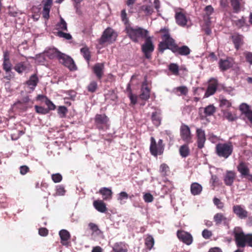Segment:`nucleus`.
<instances>
[{"mask_svg": "<svg viewBox=\"0 0 252 252\" xmlns=\"http://www.w3.org/2000/svg\"><path fill=\"white\" fill-rule=\"evenodd\" d=\"M233 233L238 248H244L246 246L252 247V233L245 234L240 228H235Z\"/></svg>", "mask_w": 252, "mask_h": 252, "instance_id": "1", "label": "nucleus"}, {"mask_svg": "<svg viewBox=\"0 0 252 252\" xmlns=\"http://www.w3.org/2000/svg\"><path fill=\"white\" fill-rule=\"evenodd\" d=\"M125 32L134 43L139 42L140 39H145L149 34L148 30L138 26L132 27L131 25L125 27Z\"/></svg>", "mask_w": 252, "mask_h": 252, "instance_id": "2", "label": "nucleus"}, {"mask_svg": "<svg viewBox=\"0 0 252 252\" xmlns=\"http://www.w3.org/2000/svg\"><path fill=\"white\" fill-rule=\"evenodd\" d=\"M158 32L161 33V37L162 39L158 45V51L163 53L166 49L171 50L174 45L175 40L171 37L168 29L165 28L161 29Z\"/></svg>", "mask_w": 252, "mask_h": 252, "instance_id": "3", "label": "nucleus"}, {"mask_svg": "<svg viewBox=\"0 0 252 252\" xmlns=\"http://www.w3.org/2000/svg\"><path fill=\"white\" fill-rule=\"evenodd\" d=\"M233 147L231 142L218 143L216 146V153L220 157L228 158L232 153Z\"/></svg>", "mask_w": 252, "mask_h": 252, "instance_id": "4", "label": "nucleus"}, {"mask_svg": "<svg viewBox=\"0 0 252 252\" xmlns=\"http://www.w3.org/2000/svg\"><path fill=\"white\" fill-rule=\"evenodd\" d=\"M117 36V33L109 27L104 31L98 41L100 45H103L105 43L111 44L116 40Z\"/></svg>", "mask_w": 252, "mask_h": 252, "instance_id": "5", "label": "nucleus"}, {"mask_svg": "<svg viewBox=\"0 0 252 252\" xmlns=\"http://www.w3.org/2000/svg\"><path fill=\"white\" fill-rule=\"evenodd\" d=\"M152 38V37L148 35L145 38V42L141 45V51L145 58L148 60L152 59V55L155 50Z\"/></svg>", "mask_w": 252, "mask_h": 252, "instance_id": "6", "label": "nucleus"}, {"mask_svg": "<svg viewBox=\"0 0 252 252\" xmlns=\"http://www.w3.org/2000/svg\"><path fill=\"white\" fill-rule=\"evenodd\" d=\"M109 121V118L105 114H96L94 118L95 126L99 130L107 128Z\"/></svg>", "mask_w": 252, "mask_h": 252, "instance_id": "7", "label": "nucleus"}, {"mask_svg": "<svg viewBox=\"0 0 252 252\" xmlns=\"http://www.w3.org/2000/svg\"><path fill=\"white\" fill-rule=\"evenodd\" d=\"M59 60V62L64 66L67 67L70 71H75L77 70V66L75 64L73 60L69 56L63 54Z\"/></svg>", "mask_w": 252, "mask_h": 252, "instance_id": "8", "label": "nucleus"}, {"mask_svg": "<svg viewBox=\"0 0 252 252\" xmlns=\"http://www.w3.org/2000/svg\"><path fill=\"white\" fill-rule=\"evenodd\" d=\"M180 130L182 139L187 144L191 143L192 135L189 126L185 124H182Z\"/></svg>", "mask_w": 252, "mask_h": 252, "instance_id": "9", "label": "nucleus"}, {"mask_svg": "<svg viewBox=\"0 0 252 252\" xmlns=\"http://www.w3.org/2000/svg\"><path fill=\"white\" fill-rule=\"evenodd\" d=\"M177 236L180 241L187 245H190L192 243V236L189 232L179 230L177 232Z\"/></svg>", "mask_w": 252, "mask_h": 252, "instance_id": "10", "label": "nucleus"}, {"mask_svg": "<svg viewBox=\"0 0 252 252\" xmlns=\"http://www.w3.org/2000/svg\"><path fill=\"white\" fill-rule=\"evenodd\" d=\"M150 140V151L151 154L155 157H157L158 155H161L163 152L164 148L158 146L153 137H151Z\"/></svg>", "mask_w": 252, "mask_h": 252, "instance_id": "11", "label": "nucleus"}, {"mask_svg": "<svg viewBox=\"0 0 252 252\" xmlns=\"http://www.w3.org/2000/svg\"><path fill=\"white\" fill-rule=\"evenodd\" d=\"M218 86V80L214 78L211 79L209 80V84L205 93L204 96L208 97L209 96L214 94L217 91Z\"/></svg>", "mask_w": 252, "mask_h": 252, "instance_id": "12", "label": "nucleus"}, {"mask_svg": "<svg viewBox=\"0 0 252 252\" xmlns=\"http://www.w3.org/2000/svg\"><path fill=\"white\" fill-rule=\"evenodd\" d=\"M233 212L240 219H246L248 217L249 212L240 205H234Z\"/></svg>", "mask_w": 252, "mask_h": 252, "instance_id": "13", "label": "nucleus"}, {"mask_svg": "<svg viewBox=\"0 0 252 252\" xmlns=\"http://www.w3.org/2000/svg\"><path fill=\"white\" fill-rule=\"evenodd\" d=\"M12 63L10 60L9 53L8 51L3 52L2 68L6 72L11 71L12 69Z\"/></svg>", "mask_w": 252, "mask_h": 252, "instance_id": "14", "label": "nucleus"}, {"mask_svg": "<svg viewBox=\"0 0 252 252\" xmlns=\"http://www.w3.org/2000/svg\"><path fill=\"white\" fill-rule=\"evenodd\" d=\"M236 178V173L234 171H226L223 177V181L227 186H231Z\"/></svg>", "mask_w": 252, "mask_h": 252, "instance_id": "15", "label": "nucleus"}, {"mask_svg": "<svg viewBox=\"0 0 252 252\" xmlns=\"http://www.w3.org/2000/svg\"><path fill=\"white\" fill-rule=\"evenodd\" d=\"M171 51L174 53H178L181 56H188L190 53V49L186 45L179 47L175 43Z\"/></svg>", "mask_w": 252, "mask_h": 252, "instance_id": "16", "label": "nucleus"}, {"mask_svg": "<svg viewBox=\"0 0 252 252\" xmlns=\"http://www.w3.org/2000/svg\"><path fill=\"white\" fill-rule=\"evenodd\" d=\"M196 132L197 147L199 149H202L204 147V143L206 141L205 131L201 128H197Z\"/></svg>", "mask_w": 252, "mask_h": 252, "instance_id": "17", "label": "nucleus"}, {"mask_svg": "<svg viewBox=\"0 0 252 252\" xmlns=\"http://www.w3.org/2000/svg\"><path fill=\"white\" fill-rule=\"evenodd\" d=\"M104 65L103 63H96L93 67V72L98 80L102 79L104 75Z\"/></svg>", "mask_w": 252, "mask_h": 252, "instance_id": "18", "label": "nucleus"}, {"mask_svg": "<svg viewBox=\"0 0 252 252\" xmlns=\"http://www.w3.org/2000/svg\"><path fill=\"white\" fill-rule=\"evenodd\" d=\"M237 168L242 177L247 178L250 174V170L248 164L245 162H241L238 165Z\"/></svg>", "mask_w": 252, "mask_h": 252, "instance_id": "19", "label": "nucleus"}, {"mask_svg": "<svg viewBox=\"0 0 252 252\" xmlns=\"http://www.w3.org/2000/svg\"><path fill=\"white\" fill-rule=\"evenodd\" d=\"M175 18L176 22L178 25L184 27L187 25V17L182 11H176Z\"/></svg>", "mask_w": 252, "mask_h": 252, "instance_id": "20", "label": "nucleus"}, {"mask_svg": "<svg viewBox=\"0 0 252 252\" xmlns=\"http://www.w3.org/2000/svg\"><path fill=\"white\" fill-rule=\"evenodd\" d=\"M140 98L142 100H147L150 96V90L147 86V84L144 82L142 85Z\"/></svg>", "mask_w": 252, "mask_h": 252, "instance_id": "21", "label": "nucleus"}, {"mask_svg": "<svg viewBox=\"0 0 252 252\" xmlns=\"http://www.w3.org/2000/svg\"><path fill=\"white\" fill-rule=\"evenodd\" d=\"M231 39L235 49L238 50L244 44L243 36L239 34H235L231 36Z\"/></svg>", "mask_w": 252, "mask_h": 252, "instance_id": "22", "label": "nucleus"}, {"mask_svg": "<svg viewBox=\"0 0 252 252\" xmlns=\"http://www.w3.org/2000/svg\"><path fill=\"white\" fill-rule=\"evenodd\" d=\"M214 220L217 225H219L222 223L225 224L228 222L227 218L221 213H217L214 215Z\"/></svg>", "mask_w": 252, "mask_h": 252, "instance_id": "23", "label": "nucleus"}, {"mask_svg": "<svg viewBox=\"0 0 252 252\" xmlns=\"http://www.w3.org/2000/svg\"><path fill=\"white\" fill-rule=\"evenodd\" d=\"M59 235L61 239V243L64 246L68 245V240L70 238V233L65 229L61 230L59 232Z\"/></svg>", "mask_w": 252, "mask_h": 252, "instance_id": "24", "label": "nucleus"}, {"mask_svg": "<svg viewBox=\"0 0 252 252\" xmlns=\"http://www.w3.org/2000/svg\"><path fill=\"white\" fill-rule=\"evenodd\" d=\"M63 53L58 51L57 49H49L46 52V56L51 59L57 58L59 60Z\"/></svg>", "mask_w": 252, "mask_h": 252, "instance_id": "25", "label": "nucleus"}, {"mask_svg": "<svg viewBox=\"0 0 252 252\" xmlns=\"http://www.w3.org/2000/svg\"><path fill=\"white\" fill-rule=\"evenodd\" d=\"M99 193L103 196L104 200H108L111 199L112 197L113 192L112 190L108 188H101L99 190Z\"/></svg>", "mask_w": 252, "mask_h": 252, "instance_id": "26", "label": "nucleus"}, {"mask_svg": "<svg viewBox=\"0 0 252 252\" xmlns=\"http://www.w3.org/2000/svg\"><path fill=\"white\" fill-rule=\"evenodd\" d=\"M93 206L97 211L100 213H105L107 210L105 203L102 200H94L93 202Z\"/></svg>", "mask_w": 252, "mask_h": 252, "instance_id": "27", "label": "nucleus"}, {"mask_svg": "<svg viewBox=\"0 0 252 252\" xmlns=\"http://www.w3.org/2000/svg\"><path fill=\"white\" fill-rule=\"evenodd\" d=\"M39 82V79L36 74L31 75L29 79L26 81V84L30 87V89L33 90Z\"/></svg>", "mask_w": 252, "mask_h": 252, "instance_id": "28", "label": "nucleus"}, {"mask_svg": "<svg viewBox=\"0 0 252 252\" xmlns=\"http://www.w3.org/2000/svg\"><path fill=\"white\" fill-rule=\"evenodd\" d=\"M219 65L220 69L224 71L231 68L233 65V63L228 59L225 60L220 59L219 61Z\"/></svg>", "mask_w": 252, "mask_h": 252, "instance_id": "29", "label": "nucleus"}, {"mask_svg": "<svg viewBox=\"0 0 252 252\" xmlns=\"http://www.w3.org/2000/svg\"><path fill=\"white\" fill-rule=\"evenodd\" d=\"M154 10L152 5H143L138 9L139 13H144L145 15H151L153 13Z\"/></svg>", "mask_w": 252, "mask_h": 252, "instance_id": "30", "label": "nucleus"}, {"mask_svg": "<svg viewBox=\"0 0 252 252\" xmlns=\"http://www.w3.org/2000/svg\"><path fill=\"white\" fill-rule=\"evenodd\" d=\"M202 190V186L198 183L194 182L190 185V192L193 195H199Z\"/></svg>", "mask_w": 252, "mask_h": 252, "instance_id": "31", "label": "nucleus"}, {"mask_svg": "<svg viewBox=\"0 0 252 252\" xmlns=\"http://www.w3.org/2000/svg\"><path fill=\"white\" fill-rule=\"evenodd\" d=\"M161 113L160 111H155L152 113L151 120L153 124L156 126H159L161 124Z\"/></svg>", "mask_w": 252, "mask_h": 252, "instance_id": "32", "label": "nucleus"}, {"mask_svg": "<svg viewBox=\"0 0 252 252\" xmlns=\"http://www.w3.org/2000/svg\"><path fill=\"white\" fill-rule=\"evenodd\" d=\"M114 252H127V250L124 242H117L114 244L113 247Z\"/></svg>", "mask_w": 252, "mask_h": 252, "instance_id": "33", "label": "nucleus"}, {"mask_svg": "<svg viewBox=\"0 0 252 252\" xmlns=\"http://www.w3.org/2000/svg\"><path fill=\"white\" fill-rule=\"evenodd\" d=\"M14 69L18 73L21 74L27 69V63L25 62H21L15 64Z\"/></svg>", "mask_w": 252, "mask_h": 252, "instance_id": "34", "label": "nucleus"}, {"mask_svg": "<svg viewBox=\"0 0 252 252\" xmlns=\"http://www.w3.org/2000/svg\"><path fill=\"white\" fill-rule=\"evenodd\" d=\"M189 144L182 145L179 149V153L182 158H186L189 156L190 150L188 146Z\"/></svg>", "mask_w": 252, "mask_h": 252, "instance_id": "35", "label": "nucleus"}, {"mask_svg": "<svg viewBox=\"0 0 252 252\" xmlns=\"http://www.w3.org/2000/svg\"><path fill=\"white\" fill-rule=\"evenodd\" d=\"M56 29L59 30V31L67 32L68 31L67 24L62 17H60V22L56 24Z\"/></svg>", "mask_w": 252, "mask_h": 252, "instance_id": "36", "label": "nucleus"}, {"mask_svg": "<svg viewBox=\"0 0 252 252\" xmlns=\"http://www.w3.org/2000/svg\"><path fill=\"white\" fill-rule=\"evenodd\" d=\"M174 92L178 95H187L189 90L186 86H182L175 88L174 89Z\"/></svg>", "mask_w": 252, "mask_h": 252, "instance_id": "37", "label": "nucleus"}, {"mask_svg": "<svg viewBox=\"0 0 252 252\" xmlns=\"http://www.w3.org/2000/svg\"><path fill=\"white\" fill-rule=\"evenodd\" d=\"M80 52L84 59L86 60L87 63H89L91 58V52L89 49L85 46L81 49Z\"/></svg>", "mask_w": 252, "mask_h": 252, "instance_id": "38", "label": "nucleus"}, {"mask_svg": "<svg viewBox=\"0 0 252 252\" xmlns=\"http://www.w3.org/2000/svg\"><path fill=\"white\" fill-rule=\"evenodd\" d=\"M155 243L154 239L151 235H148L145 240V244L147 249L151 250Z\"/></svg>", "mask_w": 252, "mask_h": 252, "instance_id": "39", "label": "nucleus"}, {"mask_svg": "<svg viewBox=\"0 0 252 252\" xmlns=\"http://www.w3.org/2000/svg\"><path fill=\"white\" fill-rule=\"evenodd\" d=\"M216 112V108L213 105H209L204 109L205 116H210L214 114Z\"/></svg>", "mask_w": 252, "mask_h": 252, "instance_id": "40", "label": "nucleus"}, {"mask_svg": "<svg viewBox=\"0 0 252 252\" xmlns=\"http://www.w3.org/2000/svg\"><path fill=\"white\" fill-rule=\"evenodd\" d=\"M241 1V0H230L231 4L234 12L238 13L240 11Z\"/></svg>", "mask_w": 252, "mask_h": 252, "instance_id": "41", "label": "nucleus"}, {"mask_svg": "<svg viewBox=\"0 0 252 252\" xmlns=\"http://www.w3.org/2000/svg\"><path fill=\"white\" fill-rule=\"evenodd\" d=\"M169 171V166L165 163H162L160 165L159 172L162 177H165L167 175V172Z\"/></svg>", "mask_w": 252, "mask_h": 252, "instance_id": "42", "label": "nucleus"}, {"mask_svg": "<svg viewBox=\"0 0 252 252\" xmlns=\"http://www.w3.org/2000/svg\"><path fill=\"white\" fill-rule=\"evenodd\" d=\"M121 17L122 22L124 23L125 27H126L128 25H130L129 20L127 17V14L126 13V9H123L121 11Z\"/></svg>", "mask_w": 252, "mask_h": 252, "instance_id": "43", "label": "nucleus"}, {"mask_svg": "<svg viewBox=\"0 0 252 252\" xmlns=\"http://www.w3.org/2000/svg\"><path fill=\"white\" fill-rule=\"evenodd\" d=\"M168 68L173 74L176 76L179 75V66L176 63H170Z\"/></svg>", "mask_w": 252, "mask_h": 252, "instance_id": "44", "label": "nucleus"}, {"mask_svg": "<svg viewBox=\"0 0 252 252\" xmlns=\"http://www.w3.org/2000/svg\"><path fill=\"white\" fill-rule=\"evenodd\" d=\"M97 89V83L95 81H93L88 85L87 90L89 92L94 93Z\"/></svg>", "mask_w": 252, "mask_h": 252, "instance_id": "45", "label": "nucleus"}, {"mask_svg": "<svg viewBox=\"0 0 252 252\" xmlns=\"http://www.w3.org/2000/svg\"><path fill=\"white\" fill-rule=\"evenodd\" d=\"M34 108L36 112L39 114L45 115L49 113V109H46V108L42 106L35 105Z\"/></svg>", "mask_w": 252, "mask_h": 252, "instance_id": "46", "label": "nucleus"}, {"mask_svg": "<svg viewBox=\"0 0 252 252\" xmlns=\"http://www.w3.org/2000/svg\"><path fill=\"white\" fill-rule=\"evenodd\" d=\"M67 113V109L64 106H59L58 108V113L61 118H64L65 117Z\"/></svg>", "mask_w": 252, "mask_h": 252, "instance_id": "47", "label": "nucleus"}, {"mask_svg": "<svg viewBox=\"0 0 252 252\" xmlns=\"http://www.w3.org/2000/svg\"><path fill=\"white\" fill-rule=\"evenodd\" d=\"M240 110L242 113L244 114L245 116L251 111L249 105L244 103L240 105Z\"/></svg>", "mask_w": 252, "mask_h": 252, "instance_id": "48", "label": "nucleus"}, {"mask_svg": "<svg viewBox=\"0 0 252 252\" xmlns=\"http://www.w3.org/2000/svg\"><path fill=\"white\" fill-rule=\"evenodd\" d=\"M51 8L50 7H43V10L42 11V15L43 18L46 20L48 21L50 18V11Z\"/></svg>", "mask_w": 252, "mask_h": 252, "instance_id": "49", "label": "nucleus"}, {"mask_svg": "<svg viewBox=\"0 0 252 252\" xmlns=\"http://www.w3.org/2000/svg\"><path fill=\"white\" fill-rule=\"evenodd\" d=\"M44 102L48 107L46 109H49V112L51 110H54L56 109V105L48 98H46Z\"/></svg>", "mask_w": 252, "mask_h": 252, "instance_id": "50", "label": "nucleus"}, {"mask_svg": "<svg viewBox=\"0 0 252 252\" xmlns=\"http://www.w3.org/2000/svg\"><path fill=\"white\" fill-rule=\"evenodd\" d=\"M57 35L60 37H63L67 40L72 39V36L70 33H65L62 31H58L57 33Z\"/></svg>", "mask_w": 252, "mask_h": 252, "instance_id": "51", "label": "nucleus"}, {"mask_svg": "<svg viewBox=\"0 0 252 252\" xmlns=\"http://www.w3.org/2000/svg\"><path fill=\"white\" fill-rule=\"evenodd\" d=\"M51 177L53 181L55 183L61 182L63 179V177L60 173L53 174L52 175Z\"/></svg>", "mask_w": 252, "mask_h": 252, "instance_id": "52", "label": "nucleus"}, {"mask_svg": "<svg viewBox=\"0 0 252 252\" xmlns=\"http://www.w3.org/2000/svg\"><path fill=\"white\" fill-rule=\"evenodd\" d=\"M220 106L221 107L228 108L231 106V103L229 100L222 98L220 100Z\"/></svg>", "mask_w": 252, "mask_h": 252, "instance_id": "53", "label": "nucleus"}, {"mask_svg": "<svg viewBox=\"0 0 252 252\" xmlns=\"http://www.w3.org/2000/svg\"><path fill=\"white\" fill-rule=\"evenodd\" d=\"M212 235V231L207 229L203 230L202 232V237L205 239H210Z\"/></svg>", "mask_w": 252, "mask_h": 252, "instance_id": "54", "label": "nucleus"}, {"mask_svg": "<svg viewBox=\"0 0 252 252\" xmlns=\"http://www.w3.org/2000/svg\"><path fill=\"white\" fill-rule=\"evenodd\" d=\"M214 203L217 206V208L220 209H222L224 207V204L218 198L215 197L213 199Z\"/></svg>", "mask_w": 252, "mask_h": 252, "instance_id": "55", "label": "nucleus"}, {"mask_svg": "<svg viewBox=\"0 0 252 252\" xmlns=\"http://www.w3.org/2000/svg\"><path fill=\"white\" fill-rule=\"evenodd\" d=\"M128 96L130 100L131 103L133 105L136 104L137 101V96L136 95L133 94L131 90L129 91Z\"/></svg>", "mask_w": 252, "mask_h": 252, "instance_id": "56", "label": "nucleus"}, {"mask_svg": "<svg viewBox=\"0 0 252 252\" xmlns=\"http://www.w3.org/2000/svg\"><path fill=\"white\" fill-rule=\"evenodd\" d=\"M65 190L63 186H58L56 188V194L57 195H63Z\"/></svg>", "mask_w": 252, "mask_h": 252, "instance_id": "57", "label": "nucleus"}, {"mask_svg": "<svg viewBox=\"0 0 252 252\" xmlns=\"http://www.w3.org/2000/svg\"><path fill=\"white\" fill-rule=\"evenodd\" d=\"M144 201L147 203L152 202L154 200L153 195L150 193H146L143 196Z\"/></svg>", "mask_w": 252, "mask_h": 252, "instance_id": "58", "label": "nucleus"}, {"mask_svg": "<svg viewBox=\"0 0 252 252\" xmlns=\"http://www.w3.org/2000/svg\"><path fill=\"white\" fill-rule=\"evenodd\" d=\"M225 117L230 121H233L236 119V117L234 116L230 112L226 111L224 113Z\"/></svg>", "mask_w": 252, "mask_h": 252, "instance_id": "59", "label": "nucleus"}, {"mask_svg": "<svg viewBox=\"0 0 252 252\" xmlns=\"http://www.w3.org/2000/svg\"><path fill=\"white\" fill-rule=\"evenodd\" d=\"M246 61L250 64H252V52H246L244 53Z\"/></svg>", "mask_w": 252, "mask_h": 252, "instance_id": "60", "label": "nucleus"}, {"mask_svg": "<svg viewBox=\"0 0 252 252\" xmlns=\"http://www.w3.org/2000/svg\"><path fill=\"white\" fill-rule=\"evenodd\" d=\"M128 197V194L126 192L122 191L118 194V199L121 202L123 199H127Z\"/></svg>", "mask_w": 252, "mask_h": 252, "instance_id": "61", "label": "nucleus"}, {"mask_svg": "<svg viewBox=\"0 0 252 252\" xmlns=\"http://www.w3.org/2000/svg\"><path fill=\"white\" fill-rule=\"evenodd\" d=\"M236 26L238 28L243 27L245 24V20L242 17L241 19H238L235 21Z\"/></svg>", "mask_w": 252, "mask_h": 252, "instance_id": "62", "label": "nucleus"}, {"mask_svg": "<svg viewBox=\"0 0 252 252\" xmlns=\"http://www.w3.org/2000/svg\"><path fill=\"white\" fill-rule=\"evenodd\" d=\"M30 171L29 168L26 165H23L20 167V173L21 175H24Z\"/></svg>", "mask_w": 252, "mask_h": 252, "instance_id": "63", "label": "nucleus"}, {"mask_svg": "<svg viewBox=\"0 0 252 252\" xmlns=\"http://www.w3.org/2000/svg\"><path fill=\"white\" fill-rule=\"evenodd\" d=\"M8 13L9 16L12 17H16L17 16L18 12L15 10L14 7L9 6L8 8Z\"/></svg>", "mask_w": 252, "mask_h": 252, "instance_id": "64", "label": "nucleus"}]
</instances>
